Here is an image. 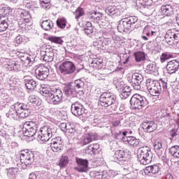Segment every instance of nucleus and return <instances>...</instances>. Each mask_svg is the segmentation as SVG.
Returning <instances> with one entry per match:
<instances>
[{
	"mask_svg": "<svg viewBox=\"0 0 179 179\" xmlns=\"http://www.w3.org/2000/svg\"><path fill=\"white\" fill-rule=\"evenodd\" d=\"M64 92L67 97H76L78 93L76 88L71 85H66L64 87Z\"/></svg>",
	"mask_w": 179,
	"mask_h": 179,
	"instance_id": "obj_28",
	"label": "nucleus"
},
{
	"mask_svg": "<svg viewBox=\"0 0 179 179\" xmlns=\"http://www.w3.org/2000/svg\"><path fill=\"white\" fill-rule=\"evenodd\" d=\"M59 70L62 75H71L76 71V66L71 61H64L60 64Z\"/></svg>",
	"mask_w": 179,
	"mask_h": 179,
	"instance_id": "obj_13",
	"label": "nucleus"
},
{
	"mask_svg": "<svg viewBox=\"0 0 179 179\" xmlns=\"http://www.w3.org/2000/svg\"><path fill=\"white\" fill-rule=\"evenodd\" d=\"M51 0H40L41 7L45 10L51 8Z\"/></svg>",
	"mask_w": 179,
	"mask_h": 179,
	"instance_id": "obj_53",
	"label": "nucleus"
},
{
	"mask_svg": "<svg viewBox=\"0 0 179 179\" xmlns=\"http://www.w3.org/2000/svg\"><path fill=\"white\" fill-rule=\"evenodd\" d=\"M137 156L138 161L143 166L152 163V159H153V154L150 150V148L148 146L140 147L138 150Z\"/></svg>",
	"mask_w": 179,
	"mask_h": 179,
	"instance_id": "obj_3",
	"label": "nucleus"
},
{
	"mask_svg": "<svg viewBox=\"0 0 179 179\" xmlns=\"http://www.w3.org/2000/svg\"><path fill=\"white\" fill-rule=\"evenodd\" d=\"M82 69H85V66L81 63H79L76 68V73H79V72H80Z\"/></svg>",
	"mask_w": 179,
	"mask_h": 179,
	"instance_id": "obj_64",
	"label": "nucleus"
},
{
	"mask_svg": "<svg viewBox=\"0 0 179 179\" xmlns=\"http://www.w3.org/2000/svg\"><path fill=\"white\" fill-rule=\"evenodd\" d=\"M179 68V61L177 59H173L169 61L166 65V71L171 75L176 73L178 71Z\"/></svg>",
	"mask_w": 179,
	"mask_h": 179,
	"instance_id": "obj_23",
	"label": "nucleus"
},
{
	"mask_svg": "<svg viewBox=\"0 0 179 179\" xmlns=\"http://www.w3.org/2000/svg\"><path fill=\"white\" fill-rule=\"evenodd\" d=\"M106 15L111 17H118L122 13V10L120 6H109L105 10Z\"/></svg>",
	"mask_w": 179,
	"mask_h": 179,
	"instance_id": "obj_20",
	"label": "nucleus"
},
{
	"mask_svg": "<svg viewBox=\"0 0 179 179\" xmlns=\"http://www.w3.org/2000/svg\"><path fill=\"white\" fill-rule=\"evenodd\" d=\"M147 73L154 74L157 72V67L156 66V63H152L147 66L146 67Z\"/></svg>",
	"mask_w": 179,
	"mask_h": 179,
	"instance_id": "obj_48",
	"label": "nucleus"
},
{
	"mask_svg": "<svg viewBox=\"0 0 179 179\" xmlns=\"http://www.w3.org/2000/svg\"><path fill=\"white\" fill-rule=\"evenodd\" d=\"M128 134V131H119L118 133H116L115 134V136L117 139H118V136H120V135H122V136H123V138H127V134Z\"/></svg>",
	"mask_w": 179,
	"mask_h": 179,
	"instance_id": "obj_63",
	"label": "nucleus"
},
{
	"mask_svg": "<svg viewBox=\"0 0 179 179\" xmlns=\"http://www.w3.org/2000/svg\"><path fill=\"white\" fill-rule=\"evenodd\" d=\"M142 128L144 132H153V131H156L157 128V124L155 123L153 121L147 120L144 122L142 124Z\"/></svg>",
	"mask_w": 179,
	"mask_h": 179,
	"instance_id": "obj_24",
	"label": "nucleus"
},
{
	"mask_svg": "<svg viewBox=\"0 0 179 179\" xmlns=\"http://www.w3.org/2000/svg\"><path fill=\"white\" fill-rule=\"evenodd\" d=\"M41 27L43 30H51L52 27H54V24L51 20H46L42 22Z\"/></svg>",
	"mask_w": 179,
	"mask_h": 179,
	"instance_id": "obj_44",
	"label": "nucleus"
},
{
	"mask_svg": "<svg viewBox=\"0 0 179 179\" xmlns=\"http://www.w3.org/2000/svg\"><path fill=\"white\" fill-rule=\"evenodd\" d=\"M128 81L131 83L134 90H141V85L143 82V76L139 73H134L128 77Z\"/></svg>",
	"mask_w": 179,
	"mask_h": 179,
	"instance_id": "obj_11",
	"label": "nucleus"
},
{
	"mask_svg": "<svg viewBox=\"0 0 179 179\" xmlns=\"http://www.w3.org/2000/svg\"><path fill=\"white\" fill-rule=\"evenodd\" d=\"M138 17L129 16L122 18L117 25V30L120 33H128L130 30L135 29L138 23Z\"/></svg>",
	"mask_w": 179,
	"mask_h": 179,
	"instance_id": "obj_1",
	"label": "nucleus"
},
{
	"mask_svg": "<svg viewBox=\"0 0 179 179\" xmlns=\"http://www.w3.org/2000/svg\"><path fill=\"white\" fill-rule=\"evenodd\" d=\"M173 57H174V55L168 52H165L162 53L160 56V62L163 64L164 63L165 61H168V59H170L171 58H173Z\"/></svg>",
	"mask_w": 179,
	"mask_h": 179,
	"instance_id": "obj_47",
	"label": "nucleus"
},
{
	"mask_svg": "<svg viewBox=\"0 0 179 179\" xmlns=\"http://www.w3.org/2000/svg\"><path fill=\"white\" fill-rule=\"evenodd\" d=\"M131 107L133 110H142L149 104V101L144 96L139 94H134L130 99Z\"/></svg>",
	"mask_w": 179,
	"mask_h": 179,
	"instance_id": "obj_6",
	"label": "nucleus"
},
{
	"mask_svg": "<svg viewBox=\"0 0 179 179\" xmlns=\"http://www.w3.org/2000/svg\"><path fill=\"white\" fill-rule=\"evenodd\" d=\"M28 100L29 103L34 104V106H41V99L36 95L29 96Z\"/></svg>",
	"mask_w": 179,
	"mask_h": 179,
	"instance_id": "obj_45",
	"label": "nucleus"
},
{
	"mask_svg": "<svg viewBox=\"0 0 179 179\" xmlns=\"http://www.w3.org/2000/svg\"><path fill=\"white\" fill-rule=\"evenodd\" d=\"M8 27H9L8 20L0 19V31H5Z\"/></svg>",
	"mask_w": 179,
	"mask_h": 179,
	"instance_id": "obj_55",
	"label": "nucleus"
},
{
	"mask_svg": "<svg viewBox=\"0 0 179 179\" xmlns=\"http://www.w3.org/2000/svg\"><path fill=\"white\" fill-rule=\"evenodd\" d=\"M164 38L166 40V43L169 45H174L179 43V31L173 29L172 30H169Z\"/></svg>",
	"mask_w": 179,
	"mask_h": 179,
	"instance_id": "obj_14",
	"label": "nucleus"
},
{
	"mask_svg": "<svg viewBox=\"0 0 179 179\" xmlns=\"http://www.w3.org/2000/svg\"><path fill=\"white\" fill-rule=\"evenodd\" d=\"M99 100L102 107H110V106H113L115 103L117 96L110 92H106L101 94Z\"/></svg>",
	"mask_w": 179,
	"mask_h": 179,
	"instance_id": "obj_9",
	"label": "nucleus"
},
{
	"mask_svg": "<svg viewBox=\"0 0 179 179\" xmlns=\"http://www.w3.org/2000/svg\"><path fill=\"white\" fill-rule=\"evenodd\" d=\"M146 87L151 96H159L162 93V88L158 80L148 79L146 80Z\"/></svg>",
	"mask_w": 179,
	"mask_h": 179,
	"instance_id": "obj_10",
	"label": "nucleus"
},
{
	"mask_svg": "<svg viewBox=\"0 0 179 179\" xmlns=\"http://www.w3.org/2000/svg\"><path fill=\"white\" fill-rule=\"evenodd\" d=\"M18 16L24 20L25 23H29L31 20V15L30 14L29 11L23 9H18L17 11Z\"/></svg>",
	"mask_w": 179,
	"mask_h": 179,
	"instance_id": "obj_30",
	"label": "nucleus"
},
{
	"mask_svg": "<svg viewBox=\"0 0 179 179\" xmlns=\"http://www.w3.org/2000/svg\"><path fill=\"white\" fill-rule=\"evenodd\" d=\"M41 93L43 94V96L47 97V100L48 101V98L52 94V90L51 88L43 87L41 90Z\"/></svg>",
	"mask_w": 179,
	"mask_h": 179,
	"instance_id": "obj_50",
	"label": "nucleus"
},
{
	"mask_svg": "<svg viewBox=\"0 0 179 179\" xmlns=\"http://www.w3.org/2000/svg\"><path fill=\"white\" fill-rule=\"evenodd\" d=\"M24 83L25 87H27L28 90H34L36 87H37V85H38L36 80L30 78L29 76H24Z\"/></svg>",
	"mask_w": 179,
	"mask_h": 179,
	"instance_id": "obj_26",
	"label": "nucleus"
},
{
	"mask_svg": "<svg viewBox=\"0 0 179 179\" xmlns=\"http://www.w3.org/2000/svg\"><path fill=\"white\" fill-rule=\"evenodd\" d=\"M120 97L122 99V100H125L126 99H128L129 96H131V94L126 92L125 91H120Z\"/></svg>",
	"mask_w": 179,
	"mask_h": 179,
	"instance_id": "obj_59",
	"label": "nucleus"
},
{
	"mask_svg": "<svg viewBox=\"0 0 179 179\" xmlns=\"http://www.w3.org/2000/svg\"><path fill=\"white\" fill-rule=\"evenodd\" d=\"M87 17L90 22L98 23L101 29H107L110 26L108 20H106L104 14L95 10H91L87 13Z\"/></svg>",
	"mask_w": 179,
	"mask_h": 179,
	"instance_id": "obj_2",
	"label": "nucleus"
},
{
	"mask_svg": "<svg viewBox=\"0 0 179 179\" xmlns=\"http://www.w3.org/2000/svg\"><path fill=\"white\" fill-rule=\"evenodd\" d=\"M60 128L63 132H67L68 134H75L76 131V127H75V124L71 122L62 123Z\"/></svg>",
	"mask_w": 179,
	"mask_h": 179,
	"instance_id": "obj_27",
	"label": "nucleus"
},
{
	"mask_svg": "<svg viewBox=\"0 0 179 179\" xmlns=\"http://www.w3.org/2000/svg\"><path fill=\"white\" fill-rule=\"evenodd\" d=\"M35 75L39 80L47 79L50 75V69L45 66H39L35 70Z\"/></svg>",
	"mask_w": 179,
	"mask_h": 179,
	"instance_id": "obj_18",
	"label": "nucleus"
},
{
	"mask_svg": "<svg viewBox=\"0 0 179 179\" xmlns=\"http://www.w3.org/2000/svg\"><path fill=\"white\" fill-rule=\"evenodd\" d=\"M150 1L152 0H136V5L139 8H142V6H149L151 3Z\"/></svg>",
	"mask_w": 179,
	"mask_h": 179,
	"instance_id": "obj_52",
	"label": "nucleus"
},
{
	"mask_svg": "<svg viewBox=\"0 0 179 179\" xmlns=\"http://www.w3.org/2000/svg\"><path fill=\"white\" fill-rule=\"evenodd\" d=\"M114 32L110 30H106L102 31V38H106L107 40H111Z\"/></svg>",
	"mask_w": 179,
	"mask_h": 179,
	"instance_id": "obj_56",
	"label": "nucleus"
},
{
	"mask_svg": "<svg viewBox=\"0 0 179 179\" xmlns=\"http://www.w3.org/2000/svg\"><path fill=\"white\" fill-rule=\"evenodd\" d=\"M159 171H160V167L159 166V165L154 164V165L147 166L144 170V173L146 175L150 174V173H152V174H156L157 173H159Z\"/></svg>",
	"mask_w": 179,
	"mask_h": 179,
	"instance_id": "obj_36",
	"label": "nucleus"
},
{
	"mask_svg": "<svg viewBox=\"0 0 179 179\" xmlns=\"http://www.w3.org/2000/svg\"><path fill=\"white\" fill-rule=\"evenodd\" d=\"M56 134L57 129L52 126L46 125L40 129L39 131L36 134V136L40 141L48 142V141H50Z\"/></svg>",
	"mask_w": 179,
	"mask_h": 179,
	"instance_id": "obj_5",
	"label": "nucleus"
},
{
	"mask_svg": "<svg viewBox=\"0 0 179 179\" xmlns=\"http://www.w3.org/2000/svg\"><path fill=\"white\" fill-rule=\"evenodd\" d=\"M113 157V162L120 164L121 162H127L129 159V152L124 150H117L115 152Z\"/></svg>",
	"mask_w": 179,
	"mask_h": 179,
	"instance_id": "obj_17",
	"label": "nucleus"
},
{
	"mask_svg": "<svg viewBox=\"0 0 179 179\" xmlns=\"http://www.w3.org/2000/svg\"><path fill=\"white\" fill-rule=\"evenodd\" d=\"M6 68H7L8 71L19 72V71H22V66L19 62L10 61L6 64Z\"/></svg>",
	"mask_w": 179,
	"mask_h": 179,
	"instance_id": "obj_29",
	"label": "nucleus"
},
{
	"mask_svg": "<svg viewBox=\"0 0 179 179\" xmlns=\"http://www.w3.org/2000/svg\"><path fill=\"white\" fill-rule=\"evenodd\" d=\"M99 138V135L96 133H89L85 134L80 139V143L82 146H86V145H89L90 142H93V141H96Z\"/></svg>",
	"mask_w": 179,
	"mask_h": 179,
	"instance_id": "obj_22",
	"label": "nucleus"
},
{
	"mask_svg": "<svg viewBox=\"0 0 179 179\" xmlns=\"http://www.w3.org/2000/svg\"><path fill=\"white\" fill-rule=\"evenodd\" d=\"M69 163V154L68 153L63 154L59 162L60 167H66Z\"/></svg>",
	"mask_w": 179,
	"mask_h": 179,
	"instance_id": "obj_43",
	"label": "nucleus"
},
{
	"mask_svg": "<svg viewBox=\"0 0 179 179\" xmlns=\"http://www.w3.org/2000/svg\"><path fill=\"white\" fill-rule=\"evenodd\" d=\"M94 45H101L102 49L108 48L111 45V40L103 38H99L95 42Z\"/></svg>",
	"mask_w": 179,
	"mask_h": 179,
	"instance_id": "obj_31",
	"label": "nucleus"
},
{
	"mask_svg": "<svg viewBox=\"0 0 179 179\" xmlns=\"http://www.w3.org/2000/svg\"><path fill=\"white\" fill-rule=\"evenodd\" d=\"M159 83L160 85V87L162 89H164V90H167V83L164 82V80H163V79H161L159 81Z\"/></svg>",
	"mask_w": 179,
	"mask_h": 179,
	"instance_id": "obj_62",
	"label": "nucleus"
},
{
	"mask_svg": "<svg viewBox=\"0 0 179 179\" xmlns=\"http://www.w3.org/2000/svg\"><path fill=\"white\" fill-rule=\"evenodd\" d=\"M75 18L76 19H80L82 16H85V9L81 7H78L76 10L75 11Z\"/></svg>",
	"mask_w": 179,
	"mask_h": 179,
	"instance_id": "obj_54",
	"label": "nucleus"
},
{
	"mask_svg": "<svg viewBox=\"0 0 179 179\" xmlns=\"http://www.w3.org/2000/svg\"><path fill=\"white\" fill-rule=\"evenodd\" d=\"M8 163H9V162L6 159L5 155H0V166L3 167L5 164H8Z\"/></svg>",
	"mask_w": 179,
	"mask_h": 179,
	"instance_id": "obj_60",
	"label": "nucleus"
},
{
	"mask_svg": "<svg viewBox=\"0 0 179 179\" xmlns=\"http://www.w3.org/2000/svg\"><path fill=\"white\" fill-rule=\"evenodd\" d=\"M20 58L22 62H24L25 65H28L29 66H31V64L34 62V57L29 55L22 54L20 55Z\"/></svg>",
	"mask_w": 179,
	"mask_h": 179,
	"instance_id": "obj_34",
	"label": "nucleus"
},
{
	"mask_svg": "<svg viewBox=\"0 0 179 179\" xmlns=\"http://www.w3.org/2000/svg\"><path fill=\"white\" fill-rule=\"evenodd\" d=\"M93 177L96 179H107L108 178V174H107L106 171L99 172L97 171H94L92 172Z\"/></svg>",
	"mask_w": 179,
	"mask_h": 179,
	"instance_id": "obj_40",
	"label": "nucleus"
},
{
	"mask_svg": "<svg viewBox=\"0 0 179 179\" xmlns=\"http://www.w3.org/2000/svg\"><path fill=\"white\" fill-rule=\"evenodd\" d=\"M50 148L52 152H58L62 150L64 144L62 143V138L61 137H56L51 140Z\"/></svg>",
	"mask_w": 179,
	"mask_h": 179,
	"instance_id": "obj_21",
	"label": "nucleus"
},
{
	"mask_svg": "<svg viewBox=\"0 0 179 179\" xmlns=\"http://www.w3.org/2000/svg\"><path fill=\"white\" fill-rule=\"evenodd\" d=\"M54 57H55V52L54 50L50 49L45 50V55H43L42 58L45 62H52Z\"/></svg>",
	"mask_w": 179,
	"mask_h": 179,
	"instance_id": "obj_32",
	"label": "nucleus"
},
{
	"mask_svg": "<svg viewBox=\"0 0 179 179\" xmlns=\"http://www.w3.org/2000/svg\"><path fill=\"white\" fill-rule=\"evenodd\" d=\"M141 38L144 41H149L153 43L157 38V30L154 25H147L144 27Z\"/></svg>",
	"mask_w": 179,
	"mask_h": 179,
	"instance_id": "obj_8",
	"label": "nucleus"
},
{
	"mask_svg": "<svg viewBox=\"0 0 179 179\" xmlns=\"http://www.w3.org/2000/svg\"><path fill=\"white\" fill-rule=\"evenodd\" d=\"M161 12L165 16H171L173 15V7L170 5L161 6Z\"/></svg>",
	"mask_w": 179,
	"mask_h": 179,
	"instance_id": "obj_39",
	"label": "nucleus"
},
{
	"mask_svg": "<svg viewBox=\"0 0 179 179\" xmlns=\"http://www.w3.org/2000/svg\"><path fill=\"white\" fill-rule=\"evenodd\" d=\"M169 153L173 157L179 159V145H173L169 148Z\"/></svg>",
	"mask_w": 179,
	"mask_h": 179,
	"instance_id": "obj_46",
	"label": "nucleus"
},
{
	"mask_svg": "<svg viewBox=\"0 0 179 179\" xmlns=\"http://www.w3.org/2000/svg\"><path fill=\"white\" fill-rule=\"evenodd\" d=\"M85 153L86 155H95L96 152L94 151V150L93 149V148L92 147V145H89L88 147L85 149Z\"/></svg>",
	"mask_w": 179,
	"mask_h": 179,
	"instance_id": "obj_58",
	"label": "nucleus"
},
{
	"mask_svg": "<svg viewBox=\"0 0 179 179\" xmlns=\"http://www.w3.org/2000/svg\"><path fill=\"white\" fill-rule=\"evenodd\" d=\"M154 149L155 153L159 157L163 156V152H164V148L162 145V142L155 141L154 144Z\"/></svg>",
	"mask_w": 179,
	"mask_h": 179,
	"instance_id": "obj_38",
	"label": "nucleus"
},
{
	"mask_svg": "<svg viewBox=\"0 0 179 179\" xmlns=\"http://www.w3.org/2000/svg\"><path fill=\"white\" fill-rule=\"evenodd\" d=\"M91 66H92V68H94V69H101V68H103V61H100V60H93L92 64H91Z\"/></svg>",
	"mask_w": 179,
	"mask_h": 179,
	"instance_id": "obj_49",
	"label": "nucleus"
},
{
	"mask_svg": "<svg viewBox=\"0 0 179 179\" xmlns=\"http://www.w3.org/2000/svg\"><path fill=\"white\" fill-rule=\"evenodd\" d=\"M123 142H127L130 146H133V148H141V141L137 139L135 136H127L122 137Z\"/></svg>",
	"mask_w": 179,
	"mask_h": 179,
	"instance_id": "obj_25",
	"label": "nucleus"
},
{
	"mask_svg": "<svg viewBox=\"0 0 179 179\" xmlns=\"http://www.w3.org/2000/svg\"><path fill=\"white\" fill-rule=\"evenodd\" d=\"M136 62H141L146 59V55L143 52L138 51L134 53Z\"/></svg>",
	"mask_w": 179,
	"mask_h": 179,
	"instance_id": "obj_41",
	"label": "nucleus"
},
{
	"mask_svg": "<svg viewBox=\"0 0 179 179\" xmlns=\"http://www.w3.org/2000/svg\"><path fill=\"white\" fill-rule=\"evenodd\" d=\"M14 108L20 114L21 118H26L30 115L31 110H30V105L25 103L17 102L14 104Z\"/></svg>",
	"mask_w": 179,
	"mask_h": 179,
	"instance_id": "obj_12",
	"label": "nucleus"
},
{
	"mask_svg": "<svg viewBox=\"0 0 179 179\" xmlns=\"http://www.w3.org/2000/svg\"><path fill=\"white\" fill-rule=\"evenodd\" d=\"M76 90H78V93L83 94V90L85 89V82L82 79L76 80L74 82V86Z\"/></svg>",
	"mask_w": 179,
	"mask_h": 179,
	"instance_id": "obj_35",
	"label": "nucleus"
},
{
	"mask_svg": "<svg viewBox=\"0 0 179 179\" xmlns=\"http://www.w3.org/2000/svg\"><path fill=\"white\" fill-rule=\"evenodd\" d=\"M20 159L21 163L20 166L23 170L30 169L33 163H34V153L29 150H22L21 151Z\"/></svg>",
	"mask_w": 179,
	"mask_h": 179,
	"instance_id": "obj_4",
	"label": "nucleus"
},
{
	"mask_svg": "<svg viewBox=\"0 0 179 179\" xmlns=\"http://www.w3.org/2000/svg\"><path fill=\"white\" fill-rule=\"evenodd\" d=\"M64 94L60 89H54L51 95L48 97V101L50 104L57 106L62 102Z\"/></svg>",
	"mask_w": 179,
	"mask_h": 179,
	"instance_id": "obj_15",
	"label": "nucleus"
},
{
	"mask_svg": "<svg viewBox=\"0 0 179 179\" xmlns=\"http://www.w3.org/2000/svg\"><path fill=\"white\" fill-rule=\"evenodd\" d=\"M6 117L10 118V120H15V121H17V120H20L22 117H20V114L16 109L11 108L8 113H6Z\"/></svg>",
	"mask_w": 179,
	"mask_h": 179,
	"instance_id": "obj_33",
	"label": "nucleus"
},
{
	"mask_svg": "<svg viewBox=\"0 0 179 179\" xmlns=\"http://www.w3.org/2000/svg\"><path fill=\"white\" fill-rule=\"evenodd\" d=\"M93 32H94L93 27L84 29V33L85 34L88 36V37H92V36H93Z\"/></svg>",
	"mask_w": 179,
	"mask_h": 179,
	"instance_id": "obj_61",
	"label": "nucleus"
},
{
	"mask_svg": "<svg viewBox=\"0 0 179 179\" xmlns=\"http://www.w3.org/2000/svg\"><path fill=\"white\" fill-rule=\"evenodd\" d=\"M71 112L75 117H80V115H83L86 113V109L80 102L76 101L71 104Z\"/></svg>",
	"mask_w": 179,
	"mask_h": 179,
	"instance_id": "obj_16",
	"label": "nucleus"
},
{
	"mask_svg": "<svg viewBox=\"0 0 179 179\" xmlns=\"http://www.w3.org/2000/svg\"><path fill=\"white\" fill-rule=\"evenodd\" d=\"M38 129V124L34 121H27L23 124L22 133L24 136L31 138L36 136L37 130Z\"/></svg>",
	"mask_w": 179,
	"mask_h": 179,
	"instance_id": "obj_7",
	"label": "nucleus"
},
{
	"mask_svg": "<svg viewBox=\"0 0 179 179\" xmlns=\"http://www.w3.org/2000/svg\"><path fill=\"white\" fill-rule=\"evenodd\" d=\"M62 38H64V37L50 36L48 38V40L55 44H59V45H62V44H64V40H62Z\"/></svg>",
	"mask_w": 179,
	"mask_h": 179,
	"instance_id": "obj_42",
	"label": "nucleus"
},
{
	"mask_svg": "<svg viewBox=\"0 0 179 179\" xmlns=\"http://www.w3.org/2000/svg\"><path fill=\"white\" fill-rule=\"evenodd\" d=\"M17 173H19L17 168L11 167L6 169L7 177L10 179H16L17 178Z\"/></svg>",
	"mask_w": 179,
	"mask_h": 179,
	"instance_id": "obj_37",
	"label": "nucleus"
},
{
	"mask_svg": "<svg viewBox=\"0 0 179 179\" xmlns=\"http://www.w3.org/2000/svg\"><path fill=\"white\" fill-rule=\"evenodd\" d=\"M115 83V87L119 92H122L125 84H124L123 81H117Z\"/></svg>",
	"mask_w": 179,
	"mask_h": 179,
	"instance_id": "obj_57",
	"label": "nucleus"
},
{
	"mask_svg": "<svg viewBox=\"0 0 179 179\" xmlns=\"http://www.w3.org/2000/svg\"><path fill=\"white\" fill-rule=\"evenodd\" d=\"M56 23L57 26L59 27V29H65L66 27V19L64 17L58 18Z\"/></svg>",
	"mask_w": 179,
	"mask_h": 179,
	"instance_id": "obj_51",
	"label": "nucleus"
},
{
	"mask_svg": "<svg viewBox=\"0 0 179 179\" xmlns=\"http://www.w3.org/2000/svg\"><path fill=\"white\" fill-rule=\"evenodd\" d=\"M76 162L77 167L75 168V170H76V171H78V173H86V171H87L89 167V161L87 159L76 157Z\"/></svg>",
	"mask_w": 179,
	"mask_h": 179,
	"instance_id": "obj_19",
	"label": "nucleus"
}]
</instances>
